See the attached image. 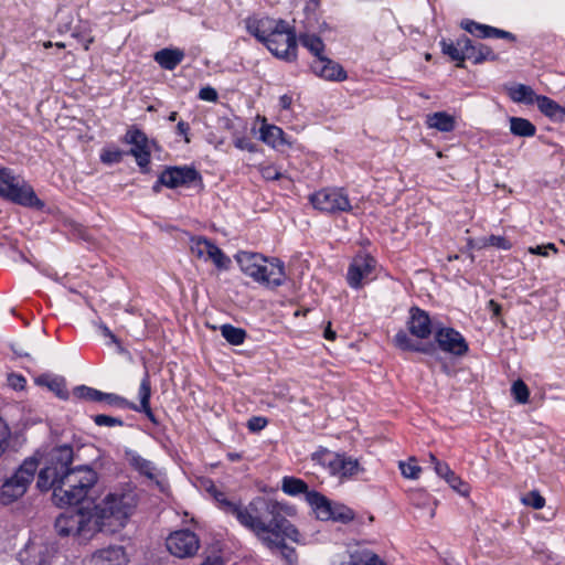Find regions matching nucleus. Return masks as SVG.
<instances>
[{
	"instance_id": "nucleus-1",
	"label": "nucleus",
	"mask_w": 565,
	"mask_h": 565,
	"mask_svg": "<svg viewBox=\"0 0 565 565\" xmlns=\"http://www.w3.org/2000/svg\"><path fill=\"white\" fill-rule=\"evenodd\" d=\"M73 448L64 445L54 448L47 463L38 476L36 487L41 491L53 490V501L58 507L81 503L97 482V473L88 466L70 468Z\"/></svg>"
},
{
	"instance_id": "nucleus-2",
	"label": "nucleus",
	"mask_w": 565,
	"mask_h": 565,
	"mask_svg": "<svg viewBox=\"0 0 565 565\" xmlns=\"http://www.w3.org/2000/svg\"><path fill=\"white\" fill-rule=\"evenodd\" d=\"M138 503L136 488L126 483L114 488L90 511L98 532L116 533L124 529Z\"/></svg>"
},
{
	"instance_id": "nucleus-3",
	"label": "nucleus",
	"mask_w": 565,
	"mask_h": 565,
	"mask_svg": "<svg viewBox=\"0 0 565 565\" xmlns=\"http://www.w3.org/2000/svg\"><path fill=\"white\" fill-rule=\"evenodd\" d=\"M275 511L266 513L260 521L264 527L263 532L259 530L252 531L262 543L270 551L278 550L281 557L290 565L297 562V554L294 547L288 546L285 540L288 539L295 543L301 542V534L297 527L286 519L285 507L275 501Z\"/></svg>"
},
{
	"instance_id": "nucleus-4",
	"label": "nucleus",
	"mask_w": 565,
	"mask_h": 565,
	"mask_svg": "<svg viewBox=\"0 0 565 565\" xmlns=\"http://www.w3.org/2000/svg\"><path fill=\"white\" fill-rule=\"evenodd\" d=\"M247 30L275 56L288 62L296 60V32L285 20H274L268 17L248 20Z\"/></svg>"
},
{
	"instance_id": "nucleus-5",
	"label": "nucleus",
	"mask_w": 565,
	"mask_h": 565,
	"mask_svg": "<svg viewBox=\"0 0 565 565\" xmlns=\"http://www.w3.org/2000/svg\"><path fill=\"white\" fill-rule=\"evenodd\" d=\"M209 492L225 514L234 516L242 526L249 531L263 532L264 527L260 526L263 516L275 511L276 507L274 500L264 497H256L247 505H243L239 501L230 500L215 486H212Z\"/></svg>"
},
{
	"instance_id": "nucleus-6",
	"label": "nucleus",
	"mask_w": 565,
	"mask_h": 565,
	"mask_svg": "<svg viewBox=\"0 0 565 565\" xmlns=\"http://www.w3.org/2000/svg\"><path fill=\"white\" fill-rule=\"evenodd\" d=\"M241 270L255 281L276 288L286 279L285 266L278 258H267L262 254L241 250L235 255Z\"/></svg>"
},
{
	"instance_id": "nucleus-7",
	"label": "nucleus",
	"mask_w": 565,
	"mask_h": 565,
	"mask_svg": "<svg viewBox=\"0 0 565 565\" xmlns=\"http://www.w3.org/2000/svg\"><path fill=\"white\" fill-rule=\"evenodd\" d=\"M0 195L26 207H44L43 201L36 196L33 188L7 168L0 170Z\"/></svg>"
},
{
	"instance_id": "nucleus-8",
	"label": "nucleus",
	"mask_w": 565,
	"mask_h": 565,
	"mask_svg": "<svg viewBox=\"0 0 565 565\" xmlns=\"http://www.w3.org/2000/svg\"><path fill=\"white\" fill-rule=\"evenodd\" d=\"M38 467L39 461L34 457L26 458L1 484L0 502L8 505L22 498L33 481Z\"/></svg>"
},
{
	"instance_id": "nucleus-9",
	"label": "nucleus",
	"mask_w": 565,
	"mask_h": 565,
	"mask_svg": "<svg viewBox=\"0 0 565 565\" xmlns=\"http://www.w3.org/2000/svg\"><path fill=\"white\" fill-rule=\"evenodd\" d=\"M55 531L61 536H78L90 539L98 532L90 509H78L60 514L54 523Z\"/></svg>"
},
{
	"instance_id": "nucleus-10",
	"label": "nucleus",
	"mask_w": 565,
	"mask_h": 565,
	"mask_svg": "<svg viewBox=\"0 0 565 565\" xmlns=\"http://www.w3.org/2000/svg\"><path fill=\"white\" fill-rule=\"evenodd\" d=\"M308 503L315 511L317 518L322 521L332 520L347 524L355 516L351 508L339 502L330 501L327 497L317 491L308 493Z\"/></svg>"
},
{
	"instance_id": "nucleus-11",
	"label": "nucleus",
	"mask_w": 565,
	"mask_h": 565,
	"mask_svg": "<svg viewBox=\"0 0 565 565\" xmlns=\"http://www.w3.org/2000/svg\"><path fill=\"white\" fill-rule=\"evenodd\" d=\"M312 206L327 214H339L352 210L351 201L343 188H324L309 196Z\"/></svg>"
},
{
	"instance_id": "nucleus-12",
	"label": "nucleus",
	"mask_w": 565,
	"mask_h": 565,
	"mask_svg": "<svg viewBox=\"0 0 565 565\" xmlns=\"http://www.w3.org/2000/svg\"><path fill=\"white\" fill-rule=\"evenodd\" d=\"M312 460L324 467L330 475L339 478H351L362 469L356 459L332 452L328 449H320L312 454Z\"/></svg>"
},
{
	"instance_id": "nucleus-13",
	"label": "nucleus",
	"mask_w": 565,
	"mask_h": 565,
	"mask_svg": "<svg viewBox=\"0 0 565 565\" xmlns=\"http://www.w3.org/2000/svg\"><path fill=\"white\" fill-rule=\"evenodd\" d=\"M166 546L174 557L190 558L196 555L201 543L196 533L183 529L170 533L166 540Z\"/></svg>"
},
{
	"instance_id": "nucleus-14",
	"label": "nucleus",
	"mask_w": 565,
	"mask_h": 565,
	"mask_svg": "<svg viewBox=\"0 0 565 565\" xmlns=\"http://www.w3.org/2000/svg\"><path fill=\"white\" fill-rule=\"evenodd\" d=\"M191 253L204 262H212L217 269H228L231 259L211 239L203 236H193L190 239Z\"/></svg>"
},
{
	"instance_id": "nucleus-15",
	"label": "nucleus",
	"mask_w": 565,
	"mask_h": 565,
	"mask_svg": "<svg viewBox=\"0 0 565 565\" xmlns=\"http://www.w3.org/2000/svg\"><path fill=\"white\" fill-rule=\"evenodd\" d=\"M376 260L369 254L356 255L348 268L347 280L351 288L360 289L363 285L372 281Z\"/></svg>"
},
{
	"instance_id": "nucleus-16",
	"label": "nucleus",
	"mask_w": 565,
	"mask_h": 565,
	"mask_svg": "<svg viewBox=\"0 0 565 565\" xmlns=\"http://www.w3.org/2000/svg\"><path fill=\"white\" fill-rule=\"evenodd\" d=\"M38 554L36 565H72L67 557L57 548L55 543L39 545L35 541H30L24 551L19 553V558L24 562V555Z\"/></svg>"
},
{
	"instance_id": "nucleus-17",
	"label": "nucleus",
	"mask_w": 565,
	"mask_h": 565,
	"mask_svg": "<svg viewBox=\"0 0 565 565\" xmlns=\"http://www.w3.org/2000/svg\"><path fill=\"white\" fill-rule=\"evenodd\" d=\"M198 181L201 182L202 177L195 168L190 166L166 167L160 173V182L169 189L190 186Z\"/></svg>"
},
{
	"instance_id": "nucleus-18",
	"label": "nucleus",
	"mask_w": 565,
	"mask_h": 565,
	"mask_svg": "<svg viewBox=\"0 0 565 565\" xmlns=\"http://www.w3.org/2000/svg\"><path fill=\"white\" fill-rule=\"evenodd\" d=\"M435 340L440 350L456 356H462L469 350L466 339L454 328L438 329L435 333Z\"/></svg>"
},
{
	"instance_id": "nucleus-19",
	"label": "nucleus",
	"mask_w": 565,
	"mask_h": 565,
	"mask_svg": "<svg viewBox=\"0 0 565 565\" xmlns=\"http://www.w3.org/2000/svg\"><path fill=\"white\" fill-rule=\"evenodd\" d=\"M125 141L132 147L129 154L134 156L137 164L143 169L150 163V148L147 136L138 128H131L126 132Z\"/></svg>"
},
{
	"instance_id": "nucleus-20",
	"label": "nucleus",
	"mask_w": 565,
	"mask_h": 565,
	"mask_svg": "<svg viewBox=\"0 0 565 565\" xmlns=\"http://www.w3.org/2000/svg\"><path fill=\"white\" fill-rule=\"evenodd\" d=\"M409 333L418 339H427L433 332V322L427 311L412 307L407 320Z\"/></svg>"
},
{
	"instance_id": "nucleus-21",
	"label": "nucleus",
	"mask_w": 565,
	"mask_h": 565,
	"mask_svg": "<svg viewBox=\"0 0 565 565\" xmlns=\"http://www.w3.org/2000/svg\"><path fill=\"white\" fill-rule=\"evenodd\" d=\"M311 70L317 76L326 81L342 82L348 77L344 68L339 63L330 60L327 56L322 58H316L311 63Z\"/></svg>"
},
{
	"instance_id": "nucleus-22",
	"label": "nucleus",
	"mask_w": 565,
	"mask_h": 565,
	"mask_svg": "<svg viewBox=\"0 0 565 565\" xmlns=\"http://www.w3.org/2000/svg\"><path fill=\"white\" fill-rule=\"evenodd\" d=\"M460 25L465 31L480 39L498 38L505 39L509 41H515V35L512 34L511 32L487 24H481L473 20H463Z\"/></svg>"
},
{
	"instance_id": "nucleus-23",
	"label": "nucleus",
	"mask_w": 565,
	"mask_h": 565,
	"mask_svg": "<svg viewBox=\"0 0 565 565\" xmlns=\"http://www.w3.org/2000/svg\"><path fill=\"white\" fill-rule=\"evenodd\" d=\"M460 44L466 45V60L472 61L473 64H480L484 61H495L498 58L491 47L482 43H473L466 35L460 38Z\"/></svg>"
},
{
	"instance_id": "nucleus-24",
	"label": "nucleus",
	"mask_w": 565,
	"mask_h": 565,
	"mask_svg": "<svg viewBox=\"0 0 565 565\" xmlns=\"http://www.w3.org/2000/svg\"><path fill=\"white\" fill-rule=\"evenodd\" d=\"M128 558L122 546H109L97 551L92 557L93 565H127Z\"/></svg>"
},
{
	"instance_id": "nucleus-25",
	"label": "nucleus",
	"mask_w": 565,
	"mask_h": 565,
	"mask_svg": "<svg viewBox=\"0 0 565 565\" xmlns=\"http://www.w3.org/2000/svg\"><path fill=\"white\" fill-rule=\"evenodd\" d=\"M125 458L129 466L141 476H145L149 480L157 479V468L152 461L141 457L137 451L131 449L125 450Z\"/></svg>"
},
{
	"instance_id": "nucleus-26",
	"label": "nucleus",
	"mask_w": 565,
	"mask_h": 565,
	"mask_svg": "<svg viewBox=\"0 0 565 565\" xmlns=\"http://www.w3.org/2000/svg\"><path fill=\"white\" fill-rule=\"evenodd\" d=\"M509 98L516 104L533 105L540 95H536L533 88L525 84H512L505 86Z\"/></svg>"
},
{
	"instance_id": "nucleus-27",
	"label": "nucleus",
	"mask_w": 565,
	"mask_h": 565,
	"mask_svg": "<svg viewBox=\"0 0 565 565\" xmlns=\"http://www.w3.org/2000/svg\"><path fill=\"white\" fill-rule=\"evenodd\" d=\"M154 61L164 70H174L184 58V52L180 49H162L154 53Z\"/></svg>"
},
{
	"instance_id": "nucleus-28",
	"label": "nucleus",
	"mask_w": 565,
	"mask_h": 565,
	"mask_svg": "<svg viewBox=\"0 0 565 565\" xmlns=\"http://www.w3.org/2000/svg\"><path fill=\"white\" fill-rule=\"evenodd\" d=\"M426 124L429 128L441 132H450L456 128V119L446 111H437L427 116Z\"/></svg>"
},
{
	"instance_id": "nucleus-29",
	"label": "nucleus",
	"mask_w": 565,
	"mask_h": 565,
	"mask_svg": "<svg viewBox=\"0 0 565 565\" xmlns=\"http://www.w3.org/2000/svg\"><path fill=\"white\" fill-rule=\"evenodd\" d=\"M536 105L542 114L555 121L565 119V108L547 96L540 95Z\"/></svg>"
},
{
	"instance_id": "nucleus-30",
	"label": "nucleus",
	"mask_w": 565,
	"mask_h": 565,
	"mask_svg": "<svg viewBox=\"0 0 565 565\" xmlns=\"http://www.w3.org/2000/svg\"><path fill=\"white\" fill-rule=\"evenodd\" d=\"M35 382L41 386H46L62 399H66L68 397L65 379L62 376L42 374L35 380Z\"/></svg>"
},
{
	"instance_id": "nucleus-31",
	"label": "nucleus",
	"mask_w": 565,
	"mask_h": 565,
	"mask_svg": "<svg viewBox=\"0 0 565 565\" xmlns=\"http://www.w3.org/2000/svg\"><path fill=\"white\" fill-rule=\"evenodd\" d=\"M396 348L403 351L429 353L433 349L431 345H424L414 341L404 330H399L393 339Z\"/></svg>"
},
{
	"instance_id": "nucleus-32",
	"label": "nucleus",
	"mask_w": 565,
	"mask_h": 565,
	"mask_svg": "<svg viewBox=\"0 0 565 565\" xmlns=\"http://www.w3.org/2000/svg\"><path fill=\"white\" fill-rule=\"evenodd\" d=\"M440 46L444 54L448 55L452 61L458 62V67H463V62L466 61V45L460 44V38L456 43L441 40Z\"/></svg>"
},
{
	"instance_id": "nucleus-33",
	"label": "nucleus",
	"mask_w": 565,
	"mask_h": 565,
	"mask_svg": "<svg viewBox=\"0 0 565 565\" xmlns=\"http://www.w3.org/2000/svg\"><path fill=\"white\" fill-rule=\"evenodd\" d=\"M281 490L289 495L305 494L306 501L308 502V493L313 490H309L308 484L295 477H284L281 482Z\"/></svg>"
},
{
	"instance_id": "nucleus-34",
	"label": "nucleus",
	"mask_w": 565,
	"mask_h": 565,
	"mask_svg": "<svg viewBox=\"0 0 565 565\" xmlns=\"http://www.w3.org/2000/svg\"><path fill=\"white\" fill-rule=\"evenodd\" d=\"M510 131L519 137H533L536 132V127L527 119L521 117L510 118Z\"/></svg>"
},
{
	"instance_id": "nucleus-35",
	"label": "nucleus",
	"mask_w": 565,
	"mask_h": 565,
	"mask_svg": "<svg viewBox=\"0 0 565 565\" xmlns=\"http://www.w3.org/2000/svg\"><path fill=\"white\" fill-rule=\"evenodd\" d=\"M284 135L282 129L274 125H265L260 128V139L271 147L284 145Z\"/></svg>"
},
{
	"instance_id": "nucleus-36",
	"label": "nucleus",
	"mask_w": 565,
	"mask_h": 565,
	"mask_svg": "<svg viewBox=\"0 0 565 565\" xmlns=\"http://www.w3.org/2000/svg\"><path fill=\"white\" fill-rule=\"evenodd\" d=\"M300 43L312 53L316 58L324 57V43L321 38L315 34H303L300 35Z\"/></svg>"
},
{
	"instance_id": "nucleus-37",
	"label": "nucleus",
	"mask_w": 565,
	"mask_h": 565,
	"mask_svg": "<svg viewBox=\"0 0 565 565\" xmlns=\"http://www.w3.org/2000/svg\"><path fill=\"white\" fill-rule=\"evenodd\" d=\"M223 338L232 345H241L244 343L246 332L242 328H236L232 324H223L221 327Z\"/></svg>"
},
{
	"instance_id": "nucleus-38",
	"label": "nucleus",
	"mask_w": 565,
	"mask_h": 565,
	"mask_svg": "<svg viewBox=\"0 0 565 565\" xmlns=\"http://www.w3.org/2000/svg\"><path fill=\"white\" fill-rule=\"evenodd\" d=\"M353 565H385V563L371 551L355 552L350 555Z\"/></svg>"
},
{
	"instance_id": "nucleus-39",
	"label": "nucleus",
	"mask_w": 565,
	"mask_h": 565,
	"mask_svg": "<svg viewBox=\"0 0 565 565\" xmlns=\"http://www.w3.org/2000/svg\"><path fill=\"white\" fill-rule=\"evenodd\" d=\"M100 402L122 409L136 408V404L114 393L100 392Z\"/></svg>"
},
{
	"instance_id": "nucleus-40",
	"label": "nucleus",
	"mask_w": 565,
	"mask_h": 565,
	"mask_svg": "<svg viewBox=\"0 0 565 565\" xmlns=\"http://www.w3.org/2000/svg\"><path fill=\"white\" fill-rule=\"evenodd\" d=\"M444 480L449 484L450 488H452L460 495L467 497L469 494V492H470L469 484L467 482H465L454 471H451Z\"/></svg>"
},
{
	"instance_id": "nucleus-41",
	"label": "nucleus",
	"mask_w": 565,
	"mask_h": 565,
	"mask_svg": "<svg viewBox=\"0 0 565 565\" xmlns=\"http://www.w3.org/2000/svg\"><path fill=\"white\" fill-rule=\"evenodd\" d=\"M138 396L140 399V404L138 406L146 407L150 404V397H151V382L149 373L146 372L143 374V377L141 379L140 385H139V392Z\"/></svg>"
},
{
	"instance_id": "nucleus-42",
	"label": "nucleus",
	"mask_w": 565,
	"mask_h": 565,
	"mask_svg": "<svg viewBox=\"0 0 565 565\" xmlns=\"http://www.w3.org/2000/svg\"><path fill=\"white\" fill-rule=\"evenodd\" d=\"M511 393L519 404H525L529 402L530 391L522 380H518L512 384Z\"/></svg>"
},
{
	"instance_id": "nucleus-43",
	"label": "nucleus",
	"mask_w": 565,
	"mask_h": 565,
	"mask_svg": "<svg viewBox=\"0 0 565 565\" xmlns=\"http://www.w3.org/2000/svg\"><path fill=\"white\" fill-rule=\"evenodd\" d=\"M74 395L82 399L100 402V391L86 385L76 386L74 388Z\"/></svg>"
},
{
	"instance_id": "nucleus-44",
	"label": "nucleus",
	"mask_w": 565,
	"mask_h": 565,
	"mask_svg": "<svg viewBox=\"0 0 565 565\" xmlns=\"http://www.w3.org/2000/svg\"><path fill=\"white\" fill-rule=\"evenodd\" d=\"M524 505L532 507L535 510H540L545 505V499L536 490L530 491L521 498Z\"/></svg>"
},
{
	"instance_id": "nucleus-45",
	"label": "nucleus",
	"mask_w": 565,
	"mask_h": 565,
	"mask_svg": "<svg viewBox=\"0 0 565 565\" xmlns=\"http://www.w3.org/2000/svg\"><path fill=\"white\" fill-rule=\"evenodd\" d=\"M401 473L407 479H418L420 473V467L415 463L413 459L409 461L399 462Z\"/></svg>"
},
{
	"instance_id": "nucleus-46",
	"label": "nucleus",
	"mask_w": 565,
	"mask_h": 565,
	"mask_svg": "<svg viewBox=\"0 0 565 565\" xmlns=\"http://www.w3.org/2000/svg\"><path fill=\"white\" fill-rule=\"evenodd\" d=\"M94 423L97 426H106V427H114V426H122L124 420L119 417H113L105 414H98L93 417Z\"/></svg>"
},
{
	"instance_id": "nucleus-47",
	"label": "nucleus",
	"mask_w": 565,
	"mask_h": 565,
	"mask_svg": "<svg viewBox=\"0 0 565 565\" xmlns=\"http://www.w3.org/2000/svg\"><path fill=\"white\" fill-rule=\"evenodd\" d=\"M124 152L117 148L105 149L100 154L102 162L106 164L118 163L122 160Z\"/></svg>"
},
{
	"instance_id": "nucleus-48",
	"label": "nucleus",
	"mask_w": 565,
	"mask_h": 565,
	"mask_svg": "<svg viewBox=\"0 0 565 565\" xmlns=\"http://www.w3.org/2000/svg\"><path fill=\"white\" fill-rule=\"evenodd\" d=\"M11 431L7 423L0 418V457L7 449L9 445V438H10Z\"/></svg>"
},
{
	"instance_id": "nucleus-49",
	"label": "nucleus",
	"mask_w": 565,
	"mask_h": 565,
	"mask_svg": "<svg viewBox=\"0 0 565 565\" xmlns=\"http://www.w3.org/2000/svg\"><path fill=\"white\" fill-rule=\"evenodd\" d=\"M262 177L265 180L274 181L281 178V172L278 170L277 167L273 164H267L260 168Z\"/></svg>"
},
{
	"instance_id": "nucleus-50",
	"label": "nucleus",
	"mask_w": 565,
	"mask_h": 565,
	"mask_svg": "<svg viewBox=\"0 0 565 565\" xmlns=\"http://www.w3.org/2000/svg\"><path fill=\"white\" fill-rule=\"evenodd\" d=\"M488 244L490 246H493V247H497V248L503 249V250H508L512 247V244L510 243L509 239H507L503 236H497V235L489 236Z\"/></svg>"
},
{
	"instance_id": "nucleus-51",
	"label": "nucleus",
	"mask_w": 565,
	"mask_h": 565,
	"mask_svg": "<svg viewBox=\"0 0 565 565\" xmlns=\"http://www.w3.org/2000/svg\"><path fill=\"white\" fill-rule=\"evenodd\" d=\"M267 424H268L267 418L262 417V416H253L247 422V428L250 431H259V430L264 429L267 426Z\"/></svg>"
},
{
	"instance_id": "nucleus-52",
	"label": "nucleus",
	"mask_w": 565,
	"mask_h": 565,
	"mask_svg": "<svg viewBox=\"0 0 565 565\" xmlns=\"http://www.w3.org/2000/svg\"><path fill=\"white\" fill-rule=\"evenodd\" d=\"M199 98L205 102H216L218 98L217 92L211 86L202 87L199 92Z\"/></svg>"
},
{
	"instance_id": "nucleus-53",
	"label": "nucleus",
	"mask_w": 565,
	"mask_h": 565,
	"mask_svg": "<svg viewBox=\"0 0 565 565\" xmlns=\"http://www.w3.org/2000/svg\"><path fill=\"white\" fill-rule=\"evenodd\" d=\"M132 411L135 412H138V413H143L147 418L154 425H159V420L158 418L156 417V415L153 414L151 407H150V404L147 405L146 407L143 406H137L136 405V408H131Z\"/></svg>"
},
{
	"instance_id": "nucleus-54",
	"label": "nucleus",
	"mask_w": 565,
	"mask_h": 565,
	"mask_svg": "<svg viewBox=\"0 0 565 565\" xmlns=\"http://www.w3.org/2000/svg\"><path fill=\"white\" fill-rule=\"evenodd\" d=\"M435 472L438 477L445 479L452 470L449 465L444 461H436V466L434 467Z\"/></svg>"
},
{
	"instance_id": "nucleus-55",
	"label": "nucleus",
	"mask_w": 565,
	"mask_h": 565,
	"mask_svg": "<svg viewBox=\"0 0 565 565\" xmlns=\"http://www.w3.org/2000/svg\"><path fill=\"white\" fill-rule=\"evenodd\" d=\"M552 249L556 252V247L554 244L548 243L547 245L536 246V247H530L529 252L531 254L541 255V256H547V250Z\"/></svg>"
},
{
	"instance_id": "nucleus-56",
	"label": "nucleus",
	"mask_w": 565,
	"mask_h": 565,
	"mask_svg": "<svg viewBox=\"0 0 565 565\" xmlns=\"http://www.w3.org/2000/svg\"><path fill=\"white\" fill-rule=\"evenodd\" d=\"M189 131H190V126L188 122L183 121V120H180L177 125V132L180 135V136H183L184 137V141L186 143L190 142V137H189Z\"/></svg>"
},
{
	"instance_id": "nucleus-57",
	"label": "nucleus",
	"mask_w": 565,
	"mask_h": 565,
	"mask_svg": "<svg viewBox=\"0 0 565 565\" xmlns=\"http://www.w3.org/2000/svg\"><path fill=\"white\" fill-rule=\"evenodd\" d=\"M292 103L291 96L285 94L279 98V105L282 109H289Z\"/></svg>"
},
{
	"instance_id": "nucleus-58",
	"label": "nucleus",
	"mask_w": 565,
	"mask_h": 565,
	"mask_svg": "<svg viewBox=\"0 0 565 565\" xmlns=\"http://www.w3.org/2000/svg\"><path fill=\"white\" fill-rule=\"evenodd\" d=\"M99 328H100L104 337L109 338L113 343H117L118 342L116 335L109 330V328L107 326L100 324Z\"/></svg>"
},
{
	"instance_id": "nucleus-59",
	"label": "nucleus",
	"mask_w": 565,
	"mask_h": 565,
	"mask_svg": "<svg viewBox=\"0 0 565 565\" xmlns=\"http://www.w3.org/2000/svg\"><path fill=\"white\" fill-rule=\"evenodd\" d=\"M488 308L492 311L494 317H498L501 313V306L494 300H489Z\"/></svg>"
},
{
	"instance_id": "nucleus-60",
	"label": "nucleus",
	"mask_w": 565,
	"mask_h": 565,
	"mask_svg": "<svg viewBox=\"0 0 565 565\" xmlns=\"http://www.w3.org/2000/svg\"><path fill=\"white\" fill-rule=\"evenodd\" d=\"M323 337L327 340H331V341H333L337 338V333H335V331H333L331 329V323L330 322L328 323L327 328L324 329Z\"/></svg>"
},
{
	"instance_id": "nucleus-61",
	"label": "nucleus",
	"mask_w": 565,
	"mask_h": 565,
	"mask_svg": "<svg viewBox=\"0 0 565 565\" xmlns=\"http://www.w3.org/2000/svg\"><path fill=\"white\" fill-rule=\"evenodd\" d=\"M25 379L23 376H15L12 385L14 388H22L24 386Z\"/></svg>"
},
{
	"instance_id": "nucleus-62",
	"label": "nucleus",
	"mask_w": 565,
	"mask_h": 565,
	"mask_svg": "<svg viewBox=\"0 0 565 565\" xmlns=\"http://www.w3.org/2000/svg\"><path fill=\"white\" fill-rule=\"evenodd\" d=\"M227 458L230 461L235 462V461L241 460L242 456L237 452H228Z\"/></svg>"
},
{
	"instance_id": "nucleus-63",
	"label": "nucleus",
	"mask_w": 565,
	"mask_h": 565,
	"mask_svg": "<svg viewBox=\"0 0 565 565\" xmlns=\"http://www.w3.org/2000/svg\"><path fill=\"white\" fill-rule=\"evenodd\" d=\"M161 186H164V183L160 182V177H159L157 182L152 186L153 192H156V193L160 192Z\"/></svg>"
},
{
	"instance_id": "nucleus-64",
	"label": "nucleus",
	"mask_w": 565,
	"mask_h": 565,
	"mask_svg": "<svg viewBox=\"0 0 565 565\" xmlns=\"http://www.w3.org/2000/svg\"><path fill=\"white\" fill-rule=\"evenodd\" d=\"M320 0H308L307 8L316 9L319 6Z\"/></svg>"
}]
</instances>
